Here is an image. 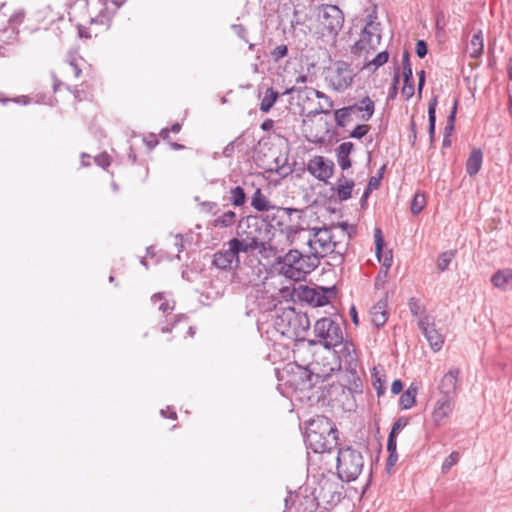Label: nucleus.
Wrapping results in <instances>:
<instances>
[{
	"label": "nucleus",
	"instance_id": "59",
	"mask_svg": "<svg viewBox=\"0 0 512 512\" xmlns=\"http://www.w3.org/2000/svg\"><path fill=\"white\" fill-rule=\"evenodd\" d=\"M398 459L397 453H389L387 465L388 466H394L396 461Z\"/></svg>",
	"mask_w": 512,
	"mask_h": 512
},
{
	"label": "nucleus",
	"instance_id": "62",
	"mask_svg": "<svg viewBox=\"0 0 512 512\" xmlns=\"http://www.w3.org/2000/svg\"><path fill=\"white\" fill-rule=\"evenodd\" d=\"M176 243L175 245L178 248V252L180 253L183 250L182 237L180 235H176Z\"/></svg>",
	"mask_w": 512,
	"mask_h": 512
},
{
	"label": "nucleus",
	"instance_id": "47",
	"mask_svg": "<svg viewBox=\"0 0 512 512\" xmlns=\"http://www.w3.org/2000/svg\"><path fill=\"white\" fill-rule=\"evenodd\" d=\"M95 162L98 166L105 169L106 167H108L110 165L111 159L107 153H101L95 157Z\"/></svg>",
	"mask_w": 512,
	"mask_h": 512
},
{
	"label": "nucleus",
	"instance_id": "43",
	"mask_svg": "<svg viewBox=\"0 0 512 512\" xmlns=\"http://www.w3.org/2000/svg\"><path fill=\"white\" fill-rule=\"evenodd\" d=\"M370 130V126L366 124L357 125L350 133V137L361 139L364 137Z\"/></svg>",
	"mask_w": 512,
	"mask_h": 512
},
{
	"label": "nucleus",
	"instance_id": "45",
	"mask_svg": "<svg viewBox=\"0 0 512 512\" xmlns=\"http://www.w3.org/2000/svg\"><path fill=\"white\" fill-rule=\"evenodd\" d=\"M456 111H457V100H455L453 108L448 117V123L445 127V133H446L445 136H449L450 133L454 130V121H455Z\"/></svg>",
	"mask_w": 512,
	"mask_h": 512
},
{
	"label": "nucleus",
	"instance_id": "11",
	"mask_svg": "<svg viewBox=\"0 0 512 512\" xmlns=\"http://www.w3.org/2000/svg\"><path fill=\"white\" fill-rule=\"evenodd\" d=\"M318 17L323 29L331 35H336L344 23L343 13L336 5H322Z\"/></svg>",
	"mask_w": 512,
	"mask_h": 512
},
{
	"label": "nucleus",
	"instance_id": "52",
	"mask_svg": "<svg viewBox=\"0 0 512 512\" xmlns=\"http://www.w3.org/2000/svg\"><path fill=\"white\" fill-rule=\"evenodd\" d=\"M396 435L390 433L387 441V450L389 453H396Z\"/></svg>",
	"mask_w": 512,
	"mask_h": 512
},
{
	"label": "nucleus",
	"instance_id": "37",
	"mask_svg": "<svg viewBox=\"0 0 512 512\" xmlns=\"http://www.w3.org/2000/svg\"><path fill=\"white\" fill-rule=\"evenodd\" d=\"M436 106L437 100L434 98L430 101L428 106V119H429V135L431 140L434 138L435 122H436Z\"/></svg>",
	"mask_w": 512,
	"mask_h": 512
},
{
	"label": "nucleus",
	"instance_id": "41",
	"mask_svg": "<svg viewBox=\"0 0 512 512\" xmlns=\"http://www.w3.org/2000/svg\"><path fill=\"white\" fill-rule=\"evenodd\" d=\"M460 455L458 452H452L448 457H446L442 463L441 470L443 473H447L458 461Z\"/></svg>",
	"mask_w": 512,
	"mask_h": 512
},
{
	"label": "nucleus",
	"instance_id": "50",
	"mask_svg": "<svg viewBox=\"0 0 512 512\" xmlns=\"http://www.w3.org/2000/svg\"><path fill=\"white\" fill-rule=\"evenodd\" d=\"M181 129V125L179 123H175L172 125V127L170 129L168 128H163L160 132V135L163 137V138H168L169 137V133L170 131L173 132V133H178Z\"/></svg>",
	"mask_w": 512,
	"mask_h": 512
},
{
	"label": "nucleus",
	"instance_id": "35",
	"mask_svg": "<svg viewBox=\"0 0 512 512\" xmlns=\"http://www.w3.org/2000/svg\"><path fill=\"white\" fill-rule=\"evenodd\" d=\"M229 201L235 207H241L246 202V194L240 186L233 187L229 191Z\"/></svg>",
	"mask_w": 512,
	"mask_h": 512
},
{
	"label": "nucleus",
	"instance_id": "56",
	"mask_svg": "<svg viewBox=\"0 0 512 512\" xmlns=\"http://www.w3.org/2000/svg\"><path fill=\"white\" fill-rule=\"evenodd\" d=\"M3 103H6L8 101H10V99H4V100H1ZM11 101L15 102V103H20V104H24V105H27L30 103V100L27 96H21V97H17V98H13L11 99Z\"/></svg>",
	"mask_w": 512,
	"mask_h": 512
},
{
	"label": "nucleus",
	"instance_id": "32",
	"mask_svg": "<svg viewBox=\"0 0 512 512\" xmlns=\"http://www.w3.org/2000/svg\"><path fill=\"white\" fill-rule=\"evenodd\" d=\"M354 188V182L352 180H346L344 178L338 179L336 183V194L341 201H346L351 197L352 190Z\"/></svg>",
	"mask_w": 512,
	"mask_h": 512
},
{
	"label": "nucleus",
	"instance_id": "8",
	"mask_svg": "<svg viewBox=\"0 0 512 512\" xmlns=\"http://www.w3.org/2000/svg\"><path fill=\"white\" fill-rule=\"evenodd\" d=\"M364 468L362 453L350 446L340 448L337 455V475L344 482L356 480Z\"/></svg>",
	"mask_w": 512,
	"mask_h": 512
},
{
	"label": "nucleus",
	"instance_id": "20",
	"mask_svg": "<svg viewBox=\"0 0 512 512\" xmlns=\"http://www.w3.org/2000/svg\"><path fill=\"white\" fill-rule=\"evenodd\" d=\"M227 246L232 247L236 256H239L240 253H251L258 250L257 241L255 239L250 241L245 236H238L230 239L227 242Z\"/></svg>",
	"mask_w": 512,
	"mask_h": 512
},
{
	"label": "nucleus",
	"instance_id": "15",
	"mask_svg": "<svg viewBox=\"0 0 512 512\" xmlns=\"http://www.w3.org/2000/svg\"><path fill=\"white\" fill-rule=\"evenodd\" d=\"M309 229L298 225H286L280 229L279 235L284 237L285 244L295 245L300 249H305Z\"/></svg>",
	"mask_w": 512,
	"mask_h": 512
},
{
	"label": "nucleus",
	"instance_id": "28",
	"mask_svg": "<svg viewBox=\"0 0 512 512\" xmlns=\"http://www.w3.org/2000/svg\"><path fill=\"white\" fill-rule=\"evenodd\" d=\"M417 393L418 387L416 384L412 383L400 396V407L404 410L412 408L416 403Z\"/></svg>",
	"mask_w": 512,
	"mask_h": 512
},
{
	"label": "nucleus",
	"instance_id": "57",
	"mask_svg": "<svg viewBox=\"0 0 512 512\" xmlns=\"http://www.w3.org/2000/svg\"><path fill=\"white\" fill-rule=\"evenodd\" d=\"M273 127H274V121L272 119H266L261 124V128L264 131H270Z\"/></svg>",
	"mask_w": 512,
	"mask_h": 512
},
{
	"label": "nucleus",
	"instance_id": "29",
	"mask_svg": "<svg viewBox=\"0 0 512 512\" xmlns=\"http://www.w3.org/2000/svg\"><path fill=\"white\" fill-rule=\"evenodd\" d=\"M251 206L259 212L269 211L270 209L274 208L268 198L262 193L260 188H257L254 191L251 197Z\"/></svg>",
	"mask_w": 512,
	"mask_h": 512
},
{
	"label": "nucleus",
	"instance_id": "51",
	"mask_svg": "<svg viewBox=\"0 0 512 512\" xmlns=\"http://www.w3.org/2000/svg\"><path fill=\"white\" fill-rule=\"evenodd\" d=\"M407 425V420L404 418L398 419L392 427V430L390 433H393V435H396L401 429H403Z\"/></svg>",
	"mask_w": 512,
	"mask_h": 512
},
{
	"label": "nucleus",
	"instance_id": "13",
	"mask_svg": "<svg viewBox=\"0 0 512 512\" xmlns=\"http://www.w3.org/2000/svg\"><path fill=\"white\" fill-rule=\"evenodd\" d=\"M308 172L320 181H327L334 172L333 161L323 156H315L308 161Z\"/></svg>",
	"mask_w": 512,
	"mask_h": 512
},
{
	"label": "nucleus",
	"instance_id": "63",
	"mask_svg": "<svg viewBox=\"0 0 512 512\" xmlns=\"http://www.w3.org/2000/svg\"><path fill=\"white\" fill-rule=\"evenodd\" d=\"M397 83H398V76H396L394 79V84L392 87V91L390 93V98H394L397 93Z\"/></svg>",
	"mask_w": 512,
	"mask_h": 512
},
{
	"label": "nucleus",
	"instance_id": "21",
	"mask_svg": "<svg viewBox=\"0 0 512 512\" xmlns=\"http://www.w3.org/2000/svg\"><path fill=\"white\" fill-rule=\"evenodd\" d=\"M492 285L501 291H512V269L505 268L495 272L491 277Z\"/></svg>",
	"mask_w": 512,
	"mask_h": 512
},
{
	"label": "nucleus",
	"instance_id": "61",
	"mask_svg": "<svg viewBox=\"0 0 512 512\" xmlns=\"http://www.w3.org/2000/svg\"><path fill=\"white\" fill-rule=\"evenodd\" d=\"M308 80V75L304 73H300L296 78V83H306Z\"/></svg>",
	"mask_w": 512,
	"mask_h": 512
},
{
	"label": "nucleus",
	"instance_id": "40",
	"mask_svg": "<svg viewBox=\"0 0 512 512\" xmlns=\"http://www.w3.org/2000/svg\"><path fill=\"white\" fill-rule=\"evenodd\" d=\"M454 258V253L452 251H445L439 255L437 267L440 271H445L448 269L452 259Z\"/></svg>",
	"mask_w": 512,
	"mask_h": 512
},
{
	"label": "nucleus",
	"instance_id": "5",
	"mask_svg": "<svg viewBox=\"0 0 512 512\" xmlns=\"http://www.w3.org/2000/svg\"><path fill=\"white\" fill-rule=\"evenodd\" d=\"M272 226L257 216L242 217L237 225V236H245L250 241H257V248L260 253L269 250L276 251L278 246L273 242L274 234Z\"/></svg>",
	"mask_w": 512,
	"mask_h": 512
},
{
	"label": "nucleus",
	"instance_id": "42",
	"mask_svg": "<svg viewBox=\"0 0 512 512\" xmlns=\"http://www.w3.org/2000/svg\"><path fill=\"white\" fill-rule=\"evenodd\" d=\"M315 95L318 99H324L325 101H328V108L320 107L319 109H317L315 111V113L316 114H319V113L329 114L331 112L332 108L334 107V103L331 100V98L320 91H315Z\"/></svg>",
	"mask_w": 512,
	"mask_h": 512
},
{
	"label": "nucleus",
	"instance_id": "4",
	"mask_svg": "<svg viewBox=\"0 0 512 512\" xmlns=\"http://www.w3.org/2000/svg\"><path fill=\"white\" fill-rule=\"evenodd\" d=\"M337 429L334 423L325 416L312 419L307 427L305 441L315 453H324L337 444Z\"/></svg>",
	"mask_w": 512,
	"mask_h": 512
},
{
	"label": "nucleus",
	"instance_id": "14",
	"mask_svg": "<svg viewBox=\"0 0 512 512\" xmlns=\"http://www.w3.org/2000/svg\"><path fill=\"white\" fill-rule=\"evenodd\" d=\"M418 326L428 341L431 349L435 352L441 350L444 344V338L435 328V323L431 318L428 316L422 317L418 322Z\"/></svg>",
	"mask_w": 512,
	"mask_h": 512
},
{
	"label": "nucleus",
	"instance_id": "34",
	"mask_svg": "<svg viewBox=\"0 0 512 512\" xmlns=\"http://www.w3.org/2000/svg\"><path fill=\"white\" fill-rule=\"evenodd\" d=\"M236 220H237L236 213L232 210H227V211L223 212L222 214L218 215L214 219L213 225L215 227H219V228H228V227H232L236 223Z\"/></svg>",
	"mask_w": 512,
	"mask_h": 512
},
{
	"label": "nucleus",
	"instance_id": "44",
	"mask_svg": "<svg viewBox=\"0 0 512 512\" xmlns=\"http://www.w3.org/2000/svg\"><path fill=\"white\" fill-rule=\"evenodd\" d=\"M25 18V13L23 10L15 11L9 18V23L12 26L13 31L15 28L20 25Z\"/></svg>",
	"mask_w": 512,
	"mask_h": 512
},
{
	"label": "nucleus",
	"instance_id": "19",
	"mask_svg": "<svg viewBox=\"0 0 512 512\" xmlns=\"http://www.w3.org/2000/svg\"><path fill=\"white\" fill-rule=\"evenodd\" d=\"M213 264L221 270H227L238 267L240 259L239 256H236L232 247L227 246V249L214 254Z\"/></svg>",
	"mask_w": 512,
	"mask_h": 512
},
{
	"label": "nucleus",
	"instance_id": "22",
	"mask_svg": "<svg viewBox=\"0 0 512 512\" xmlns=\"http://www.w3.org/2000/svg\"><path fill=\"white\" fill-rule=\"evenodd\" d=\"M352 108L353 113H358L359 118L362 121H368L371 119L375 112V104L374 101L366 96L362 98L360 101L350 106Z\"/></svg>",
	"mask_w": 512,
	"mask_h": 512
},
{
	"label": "nucleus",
	"instance_id": "48",
	"mask_svg": "<svg viewBox=\"0 0 512 512\" xmlns=\"http://www.w3.org/2000/svg\"><path fill=\"white\" fill-rule=\"evenodd\" d=\"M427 45L423 40H418L415 46L416 54L423 58L427 54Z\"/></svg>",
	"mask_w": 512,
	"mask_h": 512
},
{
	"label": "nucleus",
	"instance_id": "7",
	"mask_svg": "<svg viewBox=\"0 0 512 512\" xmlns=\"http://www.w3.org/2000/svg\"><path fill=\"white\" fill-rule=\"evenodd\" d=\"M309 319L305 315L296 313L294 308L282 310L280 313L277 311L273 326L274 329L281 335L289 339L298 338L304 331L309 328Z\"/></svg>",
	"mask_w": 512,
	"mask_h": 512
},
{
	"label": "nucleus",
	"instance_id": "3",
	"mask_svg": "<svg viewBox=\"0 0 512 512\" xmlns=\"http://www.w3.org/2000/svg\"><path fill=\"white\" fill-rule=\"evenodd\" d=\"M341 228L342 236L348 233V224L339 223L337 227H314L309 229L306 251L320 261L321 258L336 252L340 243L336 239V230Z\"/></svg>",
	"mask_w": 512,
	"mask_h": 512
},
{
	"label": "nucleus",
	"instance_id": "18",
	"mask_svg": "<svg viewBox=\"0 0 512 512\" xmlns=\"http://www.w3.org/2000/svg\"><path fill=\"white\" fill-rule=\"evenodd\" d=\"M460 371L458 368H452L442 377L437 390L439 396L451 397L456 399V389Z\"/></svg>",
	"mask_w": 512,
	"mask_h": 512
},
{
	"label": "nucleus",
	"instance_id": "12",
	"mask_svg": "<svg viewBox=\"0 0 512 512\" xmlns=\"http://www.w3.org/2000/svg\"><path fill=\"white\" fill-rule=\"evenodd\" d=\"M456 399L451 397L439 396L433 405L431 418L436 426H442L446 423L454 412Z\"/></svg>",
	"mask_w": 512,
	"mask_h": 512
},
{
	"label": "nucleus",
	"instance_id": "9",
	"mask_svg": "<svg viewBox=\"0 0 512 512\" xmlns=\"http://www.w3.org/2000/svg\"><path fill=\"white\" fill-rule=\"evenodd\" d=\"M345 368L342 354L337 350H324L323 354L307 366L309 381L312 377L325 381Z\"/></svg>",
	"mask_w": 512,
	"mask_h": 512
},
{
	"label": "nucleus",
	"instance_id": "1",
	"mask_svg": "<svg viewBox=\"0 0 512 512\" xmlns=\"http://www.w3.org/2000/svg\"><path fill=\"white\" fill-rule=\"evenodd\" d=\"M314 335L318 343L324 347V350H336L342 354L345 369L354 370L357 366V354L354 344L351 341L344 340L342 326L336 320L324 317L316 321L314 325Z\"/></svg>",
	"mask_w": 512,
	"mask_h": 512
},
{
	"label": "nucleus",
	"instance_id": "2",
	"mask_svg": "<svg viewBox=\"0 0 512 512\" xmlns=\"http://www.w3.org/2000/svg\"><path fill=\"white\" fill-rule=\"evenodd\" d=\"M376 18L375 14L367 17L359 40L351 47L355 60L363 61L364 64H386L389 60L387 51L376 53L381 42L380 23Z\"/></svg>",
	"mask_w": 512,
	"mask_h": 512
},
{
	"label": "nucleus",
	"instance_id": "58",
	"mask_svg": "<svg viewBox=\"0 0 512 512\" xmlns=\"http://www.w3.org/2000/svg\"><path fill=\"white\" fill-rule=\"evenodd\" d=\"M233 29H234L235 33L239 37H241L243 39L245 38L246 30H245V28L243 26H241V25H234Z\"/></svg>",
	"mask_w": 512,
	"mask_h": 512
},
{
	"label": "nucleus",
	"instance_id": "46",
	"mask_svg": "<svg viewBox=\"0 0 512 512\" xmlns=\"http://www.w3.org/2000/svg\"><path fill=\"white\" fill-rule=\"evenodd\" d=\"M288 49L286 45H279L271 52L274 61H279L281 58L287 55Z\"/></svg>",
	"mask_w": 512,
	"mask_h": 512
},
{
	"label": "nucleus",
	"instance_id": "6",
	"mask_svg": "<svg viewBox=\"0 0 512 512\" xmlns=\"http://www.w3.org/2000/svg\"><path fill=\"white\" fill-rule=\"evenodd\" d=\"M320 264L315 256L306 249H292L284 256L281 263V273L294 281L305 280L306 275L314 271Z\"/></svg>",
	"mask_w": 512,
	"mask_h": 512
},
{
	"label": "nucleus",
	"instance_id": "31",
	"mask_svg": "<svg viewBox=\"0 0 512 512\" xmlns=\"http://www.w3.org/2000/svg\"><path fill=\"white\" fill-rule=\"evenodd\" d=\"M403 77H404V85L402 87L401 93L402 96L408 100L414 95V85H413V73L411 66H403Z\"/></svg>",
	"mask_w": 512,
	"mask_h": 512
},
{
	"label": "nucleus",
	"instance_id": "16",
	"mask_svg": "<svg viewBox=\"0 0 512 512\" xmlns=\"http://www.w3.org/2000/svg\"><path fill=\"white\" fill-rule=\"evenodd\" d=\"M335 294L336 292L334 287L307 288L303 292L304 299L315 307L327 305Z\"/></svg>",
	"mask_w": 512,
	"mask_h": 512
},
{
	"label": "nucleus",
	"instance_id": "53",
	"mask_svg": "<svg viewBox=\"0 0 512 512\" xmlns=\"http://www.w3.org/2000/svg\"><path fill=\"white\" fill-rule=\"evenodd\" d=\"M386 279H387V277H384V269L382 268L381 271L379 272L378 276L375 279V287L377 289L383 288L386 283Z\"/></svg>",
	"mask_w": 512,
	"mask_h": 512
},
{
	"label": "nucleus",
	"instance_id": "26",
	"mask_svg": "<svg viewBox=\"0 0 512 512\" xmlns=\"http://www.w3.org/2000/svg\"><path fill=\"white\" fill-rule=\"evenodd\" d=\"M483 161V153L480 149H474L471 151L467 162L466 171L470 176H475L481 169Z\"/></svg>",
	"mask_w": 512,
	"mask_h": 512
},
{
	"label": "nucleus",
	"instance_id": "23",
	"mask_svg": "<svg viewBox=\"0 0 512 512\" xmlns=\"http://www.w3.org/2000/svg\"><path fill=\"white\" fill-rule=\"evenodd\" d=\"M370 317L372 323L376 327L383 326L388 320V312H387V301L380 300L370 309Z\"/></svg>",
	"mask_w": 512,
	"mask_h": 512
},
{
	"label": "nucleus",
	"instance_id": "54",
	"mask_svg": "<svg viewBox=\"0 0 512 512\" xmlns=\"http://www.w3.org/2000/svg\"><path fill=\"white\" fill-rule=\"evenodd\" d=\"M403 389V383L401 380L399 379H395L393 382H392V385H391V392L394 394V395H397L399 394Z\"/></svg>",
	"mask_w": 512,
	"mask_h": 512
},
{
	"label": "nucleus",
	"instance_id": "33",
	"mask_svg": "<svg viewBox=\"0 0 512 512\" xmlns=\"http://www.w3.org/2000/svg\"><path fill=\"white\" fill-rule=\"evenodd\" d=\"M151 301L154 305H158V310L161 311L163 314H169L174 310L175 307V302L166 299L164 293H155L151 297Z\"/></svg>",
	"mask_w": 512,
	"mask_h": 512
},
{
	"label": "nucleus",
	"instance_id": "38",
	"mask_svg": "<svg viewBox=\"0 0 512 512\" xmlns=\"http://www.w3.org/2000/svg\"><path fill=\"white\" fill-rule=\"evenodd\" d=\"M352 113L353 111L350 106L337 109L334 113L336 125L338 127H344L347 119Z\"/></svg>",
	"mask_w": 512,
	"mask_h": 512
},
{
	"label": "nucleus",
	"instance_id": "25",
	"mask_svg": "<svg viewBox=\"0 0 512 512\" xmlns=\"http://www.w3.org/2000/svg\"><path fill=\"white\" fill-rule=\"evenodd\" d=\"M96 5L99 6V12L96 16L91 17L90 24L91 26H100L101 29L106 30L108 29L111 21V16L107 12L106 6V0H97Z\"/></svg>",
	"mask_w": 512,
	"mask_h": 512
},
{
	"label": "nucleus",
	"instance_id": "60",
	"mask_svg": "<svg viewBox=\"0 0 512 512\" xmlns=\"http://www.w3.org/2000/svg\"><path fill=\"white\" fill-rule=\"evenodd\" d=\"M350 316L352 318L353 323L357 325L358 324V317H357V311H356L354 306L351 307V309H350Z\"/></svg>",
	"mask_w": 512,
	"mask_h": 512
},
{
	"label": "nucleus",
	"instance_id": "17",
	"mask_svg": "<svg viewBox=\"0 0 512 512\" xmlns=\"http://www.w3.org/2000/svg\"><path fill=\"white\" fill-rule=\"evenodd\" d=\"M374 239L376 257L378 261L382 264V268L384 269V277H387L389 269L391 268L393 263L392 251L383 249L385 242L380 228L374 229Z\"/></svg>",
	"mask_w": 512,
	"mask_h": 512
},
{
	"label": "nucleus",
	"instance_id": "36",
	"mask_svg": "<svg viewBox=\"0 0 512 512\" xmlns=\"http://www.w3.org/2000/svg\"><path fill=\"white\" fill-rule=\"evenodd\" d=\"M385 376L377 371L376 368H373L372 372V385L376 390L377 396L380 397L384 395L386 384H385Z\"/></svg>",
	"mask_w": 512,
	"mask_h": 512
},
{
	"label": "nucleus",
	"instance_id": "30",
	"mask_svg": "<svg viewBox=\"0 0 512 512\" xmlns=\"http://www.w3.org/2000/svg\"><path fill=\"white\" fill-rule=\"evenodd\" d=\"M278 96L279 93L275 91L272 87L267 88L264 91L263 95L260 96V111L263 113H268L274 106Z\"/></svg>",
	"mask_w": 512,
	"mask_h": 512
},
{
	"label": "nucleus",
	"instance_id": "64",
	"mask_svg": "<svg viewBox=\"0 0 512 512\" xmlns=\"http://www.w3.org/2000/svg\"><path fill=\"white\" fill-rule=\"evenodd\" d=\"M71 71L75 78H78L81 73V69L79 68V66H71Z\"/></svg>",
	"mask_w": 512,
	"mask_h": 512
},
{
	"label": "nucleus",
	"instance_id": "55",
	"mask_svg": "<svg viewBox=\"0 0 512 512\" xmlns=\"http://www.w3.org/2000/svg\"><path fill=\"white\" fill-rule=\"evenodd\" d=\"M78 30H79V35L81 37H85V38H91L93 34H94V36H97V34L99 32V30L92 29V28H89L90 31L86 32L85 29L81 26H79Z\"/></svg>",
	"mask_w": 512,
	"mask_h": 512
},
{
	"label": "nucleus",
	"instance_id": "49",
	"mask_svg": "<svg viewBox=\"0 0 512 512\" xmlns=\"http://www.w3.org/2000/svg\"><path fill=\"white\" fill-rule=\"evenodd\" d=\"M380 181H381V175L372 176L369 179V182L367 185L368 191H373L375 189H378V187L380 186Z\"/></svg>",
	"mask_w": 512,
	"mask_h": 512
},
{
	"label": "nucleus",
	"instance_id": "27",
	"mask_svg": "<svg viewBox=\"0 0 512 512\" xmlns=\"http://www.w3.org/2000/svg\"><path fill=\"white\" fill-rule=\"evenodd\" d=\"M484 48L483 35L481 31H477L471 37L466 47V53L472 58L479 57Z\"/></svg>",
	"mask_w": 512,
	"mask_h": 512
},
{
	"label": "nucleus",
	"instance_id": "39",
	"mask_svg": "<svg viewBox=\"0 0 512 512\" xmlns=\"http://www.w3.org/2000/svg\"><path fill=\"white\" fill-rule=\"evenodd\" d=\"M426 205V198L423 193H416L411 202V212L413 214H419Z\"/></svg>",
	"mask_w": 512,
	"mask_h": 512
},
{
	"label": "nucleus",
	"instance_id": "24",
	"mask_svg": "<svg viewBox=\"0 0 512 512\" xmlns=\"http://www.w3.org/2000/svg\"><path fill=\"white\" fill-rule=\"evenodd\" d=\"M354 149L352 142H343L336 148V157L338 165L342 170H347L351 167L350 154Z\"/></svg>",
	"mask_w": 512,
	"mask_h": 512
},
{
	"label": "nucleus",
	"instance_id": "10",
	"mask_svg": "<svg viewBox=\"0 0 512 512\" xmlns=\"http://www.w3.org/2000/svg\"><path fill=\"white\" fill-rule=\"evenodd\" d=\"M323 74L328 85L337 92L350 87L355 77L350 66H326Z\"/></svg>",
	"mask_w": 512,
	"mask_h": 512
}]
</instances>
